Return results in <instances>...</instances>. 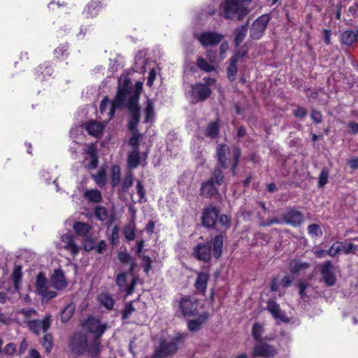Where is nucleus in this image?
<instances>
[{
    "mask_svg": "<svg viewBox=\"0 0 358 358\" xmlns=\"http://www.w3.org/2000/svg\"><path fill=\"white\" fill-rule=\"evenodd\" d=\"M218 210L213 206L206 208L203 212L202 223L206 227H213L218 218Z\"/></svg>",
    "mask_w": 358,
    "mask_h": 358,
    "instance_id": "nucleus-15",
    "label": "nucleus"
},
{
    "mask_svg": "<svg viewBox=\"0 0 358 358\" xmlns=\"http://www.w3.org/2000/svg\"><path fill=\"white\" fill-rule=\"evenodd\" d=\"M124 234L126 239H127L128 241L134 240L136 237L134 223L132 222L126 226L124 230Z\"/></svg>",
    "mask_w": 358,
    "mask_h": 358,
    "instance_id": "nucleus-46",
    "label": "nucleus"
},
{
    "mask_svg": "<svg viewBox=\"0 0 358 358\" xmlns=\"http://www.w3.org/2000/svg\"><path fill=\"white\" fill-rule=\"evenodd\" d=\"M92 178L100 187L105 186L106 183V173L105 170H100L96 175H93Z\"/></svg>",
    "mask_w": 358,
    "mask_h": 358,
    "instance_id": "nucleus-44",
    "label": "nucleus"
},
{
    "mask_svg": "<svg viewBox=\"0 0 358 358\" xmlns=\"http://www.w3.org/2000/svg\"><path fill=\"white\" fill-rule=\"evenodd\" d=\"M229 153V148L224 145H220L217 149V156L219 162V166L223 169L228 166L227 154Z\"/></svg>",
    "mask_w": 358,
    "mask_h": 358,
    "instance_id": "nucleus-27",
    "label": "nucleus"
},
{
    "mask_svg": "<svg viewBox=\"0 0 358 358\" xmlns=\"http://www.w3.org/2000/svg\"><path fill=\"white\" fill-rule=\"evenodd\" d=\"M338 248L340 253L342 252L345 255L355 254L357 249V246L353 243L340 241H338Z\"/></svg>",
    "mask_w": 358,
    "mask_h": 358,
    "instance_id": "nucleus-34",
    "label": "nucleus"
},
{
    "mask_svg": "<svg viewBox=\"0 0 358 358\" xmlns=\"http://www.w3.org/2000/svg\"><path fill=\"white\" fill-rule=\"evenodd\" d=\"M101 8V3L99 0H92L83 10V15L86 17H93L96 16Z\"/></svg>",
    "mask_w": 358,
    "mask_h": 358,
    "instance_id": "nucleus-26",
    "label": "nucleus"
},
{
    "mask_svg": "<svg viewBox=\"0 0 358 358\" xmlns=\"http://www.w3.org/2000/svg\"><path fill=\"white\" fill-rule=\"evenodd\" d=\"M140 163L139 149L132 150L127 157V166L130 169H136Z\"/></svg>",
    "mask_w": 358,
    "mask_h": 358,
    "instance_id": "nucleus-31",
    "label": "nucleus"
},
{
    "mask_svg": "<svg viewBox=\"0 0 358 358\" xmlns=\"http://www.w3.org/2000/svg\"><path fill=\"white\" fill-rule=\"evenodd\" d=\"M135 311V308L131 302L128 303L125 305L124 310H122V319L126 320L129 318L131 315Z\"/></svg>",
    "mask_w": 358,
    "mask_h": 358,
    "instance_id": "nucleus-53",
    "label": "nucleus"
},
{
    "mask_svg": "<svg viewBox=\"0 0 358 358\" xmlns=\"http://www.w3.org/2000/svg\"><path fill=\"white\" fill-rule=\"evenodd\" d=\"M208 320V314L204 313L199 316L196 320H189L187 327L190 331L196 332L201 329L202 325Z\"/></svg>",
    "mask_w": 358,
    "mask_h": 358,
    "instance_id": "nucleus-22",
    "label": "nucleus"
},
{
    "mask_svg": "<svg viewBox=\"0 0 358 358\" xmlns=\"http://www.w3.org/2000/svg\"><path fill=\"white\" fill-rule=\"evenodd\" d=\"M308 231L312 236H320L322 234L320 226L316 224H310L308 227Z\"/></svg>",
    "mask_w": 358,
    "mask_h": 358,
    "instance_id": "nucleus-55",
    "label": "nucleus"
},
{
    "mask_svg": "<svg viewBox=\"0 0 358 358\" xmlns=\"http://www.w3.org/2000/svg\"><path fill=\"white\" fill-rule=\"evenodd\" d=\"M211 94V90L206 85L198 83L192 86V97L196 101L206 99Z\"/></svg>",
    "mask_w": 358,
    "mask_h": 358,
    "instance_id": "nucleus-18",
    "label": "nucleus"
},
{
    "mask_svg": "<svg viewBox=\"0 0 358 358\" xmlns=\"http://www.w3.org/2000/svg\"><path fill=\"white\" fill-rule=\"evenodd\" d=\"M52 283L57 289H64L67 286L64 275L61 270H55L52 275Z\"/></svg>",
    "mask_w": 358,
    "mask_h": 358,
    "instance_id": "nucleus-24",
    "label": "nucleus"
},
{
    "mask_svg": "<svg viewBox=\"0 0 358 358\" xmlns=\"http://www.w3.org/2000/svg\"><path fill=\"white\" fill-rule=\"evenodd\" d=\"M218 222L222 226H223L226 229H228L230 227V224H231L230 218L226 215H220L219 217Z\"/></svg>",
    "mask_w": 358,
    "mask_h": 358,
    "instance_id": "nucleus-60",
    "label": "nucleus"
},
{
    "mask_svg": "<svg viewBox=\"0 0 358 358\" xmlns=\"http://www.w3.org/2000/svg\"><path fill=\"white\" fill-rule=\"evenodd\" d=\"M88 347V340L86 335L82 333L75 334L69 342L71 350L78 355H83L87 351Z\"/></svg>",
    "mask_w": 358,
    "mask_h": 358,
    "instance_id": "nucleus-5",
    "label": "nucleus"
},
{
    "mask_svg": "<svg viewBox=\"0 0 358 358\" xmlns=\"http://www.w3.org/2000/svg\"><path fill=\"white\" fill-rule=\"evenodd\" d=\"M51 321V315L47 314L43 320L33 319L32 320H29L27 325L32 332L38 335L41 333H45L48 330Z\"/></svg>",
    "mask_w": 358,
    "mask_h": 358,
    "instance_id": "nucleus-10",
    "label": "nucleus"
},
{
    "mask_svg": "<svg viewBox=\"0 0 358 358\" xmlns=\"http://www.w3.org/2000/svg\"><path fill=\"white\" fill-rule=\"evenodd\" d=\"M293 113L296 117L300 118H303L307 115L306 109L302 107H297L294 110Z\"/></svg>",
    "mask_w": 358,
    "mask_h": 358,
    "instance_id": "nucleus-64",
    "label": "nucleus"
},
{
    "mask_svg": "<svg viewBox=\"0 0 358 358\" xmlns=\"http://www.w3.org/2000/svg\"><path fill=\"white\" fill-rule=\"evenodd\" d=\"M22 268L18 266H16L12 274V279L14 283L15 289L18 291L20 289V285L22 280Z\"/></svg>",
    "mask_w": 358,
    "mask_h": 358,
    "instance_id": "nucleus-40",
    "label": "nucleus"
},
{
    "mask_svg": "<svg viewBox=\"0 0 358 358\" xmlns=\"http://www.w3.org/2000/svg\"><path fill=\"white\" fill-rule=\"evenodd\" d=\"M100 350V343L95 340L90 345H88L87 351L92 355H96Z\"/></svg>",
    "mask_w": 358,
    "mask_h": 358,
    "instance_id": "nucleus-54",
    "label": "nucleus"
},
{
    "mask_svg": "<svg viewBox=\"0 0 358 358\" xmlns=\"http://www.w3.org/2000/svg\"><path fill=\"white\" fill-rule=\"evenodd\" d=\"M211 248L208 244H198L194 248V257L201 261L208 262L210 259Z\"/></svg>",
    "mask_w": 358,
    "mask_h": 358,
    "instance_id": "nucleus-19",
    "label": "nucleus"
},
{
    "mask_svg": "<svg viewBox=\"0 0 358 358\" xmlns=\"http://www.w3.org/2000/svg\"><path fill=\"white\" fill-rule=\"evenodd\" d=\"M105 127L106 124L92 120L86 124V130L90 135L99 137L101 135Z\"/></svg>",
    "mask_w": 358,
    "mask_h": 358,
    "instance_id": "nucleus-23",
    "label": "nucleus"
},
{
    "mask_svg": "<svg viewBox=\"0 0 358 358\" xmlns=\"http://www.w3.org/2000/svg\"><path fill=\"white\" fill-rule=\"evenodd\" d=\"M236 59H231L230 65L227 69V77L231 81H233L235 80L236 74H237V67H236Z\"/></svg>",
    "mask_w": 358,
    "mask_h": 358,
    "instance_id": "nucleus-47",
    "label": "nucleus"
},
{
    "mask_svg": "<svg viewBox=\"0 0 358 358\" xmlns=\"http://www.w3.org/2000/svg\"><path fill=\"white\" fill-rule=\"evenodd\" d=\"M269 20L270 17L268 15H262L252 23L250 29V36L253 39H259L262 37Z\"/></svg>",
    "mask_w": 358,
    "mask_h": 358,
    "instance_id": "nucleus-11",
    "label": "nucleus"
},
{
    "mask_svg": "<svg viewBox=\"0 0 358 358\" xmlns=\"http://www.w3.org/2000/svg\"><path fill=\"white\" fill-rule=\"evenodd\" d=\"M83 328L89 333L95 335L96 338H100L104 333L106 327L105 324L93 317H88L83 324Z\"/></svg>",
    "mask_w": 358,
    "mask_h": 358,
    "instance_id": "nucleus-9",
    "label": "nucleus"
},
{
    "mask_svg": "<svg viewBox=\"0 0 358 358\" xmlns=\"http://www.w3.org/2000/svg\"><path fill=\"white\" fill-rule=\"evenodd\" d=\"M310 264L300 259H292L289 264V268L291 273H297L303 271L309 268Z\"/></svg>",
    "mask_w": 358,
    "mask_h": 358,
    "instance_id": "nucleus-28",
    "label": "nucleus"
},
{
    "mask_svg": "<svg viewBox=\"0 0 358 358\" xmlns=\"http://www.w3.org/2000/svg\"><path fill=\"white\" fill-rule=\"evenodd\" d=\"M85 197L90 202L98 203L102 199L101 192L97 189L87 190L85 193Z\"/></svg>",
    "mask_w": 358,
    "mask_h": 358,
    "instance_id": "nucleus-36",
    "label": "nucleus"
},
{
    "mask_svg": "<svg viewBox=\"0 0 358 358\" xmlns=\"http://www.w3.org/2000/svg\"><path fill=\"white\" fill-rule=\"evenodd\" d=\"M357 38V35L352 31H345L341 34V42L347 45H351Z\"/></svg>",
    "mask_w": 358,
    "mask_h": 358,
    "instance_id": "nucleus-38",
    "label": "nucleus"
},
{
    "mask_svg": "<svg viewBox=\"0 0 358 358\" xmlns=\"http://www.w3.org/2000/svg\"><path fill=\"white\" fill-rule=\"evenodd\" d=\"M311 119L315 122V123H320L322 120V115L320 113V112L313 110L310 115Z\"/></svg>",
    "mask_w": 358,
    "mask_h": 358,
    "instance_id": "nucleus-63",
    "label": "nucleus"
},
{
    "mask_svg": "<svg viewBox=\"0 0 358 358\" xmlns=\"http://www.w3.org/2000/svg\"><path fill=\"white\" fill-rule=\"evenodd\" d=\"M223 247V236L217 235L215 237L213 242V255L215 258L218 259L221 257Z\"/></svg>",
    "mask_w": 358,
    "mask_h": 358,
    "instance_id": "nucleus-30",
    "label": "nucleus"
},
{
    "mask_svg": "<svg viewBox=\"0 0 358 358\" xmlns=\"http://www.w3.org/2000/svg\"><path fill=\"white\" fill-rule=\"evenodd\" d=\"M136 83L133 85L128 76H122L118 79V90L117 94L112 103L105 96L100 104V112L103 113L106 111L107 106L110 105L109 120L111 119L117 108L127 106L132 92L136 90Z\"/></svg>",
    "mask_w": 358,
    "mask_h": 358,
    "instance_id": "nucleus-1",
    "label": "nucleus"
},
{
    "mask_svg": "<svg viewBox=\"0 0 358 358\" xmlns=\"http://www.w3.org/2000/svg\"><path fill=\"white\" fill-rule=\"evenodd\" d=\"M119 260L124 264L130 263L131 260V256L125 252H121L118 254Z\"/></svg>",
    "mask_w": 358,
    "mask_h": 358,
    "instance_id": "nucleus-62",
    "label": "nucleus"
},
{
    "mask_svg": "<svg viewBox=\"0 0 358 358\" xmlns=\"http://www.w3.org/2000/svg\"><path fill=\"white\" fill-rule=\"evenodd\" d=\"M83 248L85 251L90 252L92 250L95 246V239L90 236L83 238Z\"/></svg>",
    "mask_w": 358,
    "mask_h": 358,
    "instance_id": "nucleus-50",
    "label": "nucleus"
},
{
    "mask_svg": "<svg viewBox=\"0 0 358 358\" xmlns=\"http://www.w3.org/2000/svg\"><path fill=\"white\" fill-rule=\"evenodd\" d=\"M138 280L137 277H133L128 283L127 273H120L117 275L115 282L121 292H125L126 295H131L134 292Z\"/></svg>",
    "mask_w": 358,
    "mask_h": 358,
    "instance_id": "nucleus-8",
    "label": "nucleus"
},
{
    "mask_svg": "<svg viewBox=\"0 0 358 358\" xmlns=\"http://www.w3.org/2000/svg\"><path fill=\"white\" fill-rule=\"evenodd\" d=\"M251 0H226L222 4L224 16L228 19L238 17L241 20L248 13V10L243 7L242 3Z\"/></svg>",
    "mask_w": 358,
    "mask_h": 358,
    "instance_id": "nucleus-3",
    "label": "nucleus"
},
{
    "mask_svg": "<svg viewBox=\"0 0 358 358\" xmlns=\"http://www.w3.org/2000/svg\"><path fill=\"white\" fill-rule=\"evenodd\" d=\"M145 122H151L154 120L155 117V112H154V106L150 99H148L146 102V108L145 110Z\"/></svg>",
    "mask_w": 358,
    "mask_h": 358,
    "instance_id": "nucleus-41",
    "label": "nucleus"
},
{
    "mask_svg": "<svg viewBox=\"0 0 358 358\" xmlns=\"http://www.w3.org/2000/svg\"><path fill=\"white\" fill-rule=\"evenodd\" d=\"M75 310V305L70 303L67 305L61 313V320L63 322H68L72 317Z\"/></svg>",
    "mask_w": 358,
    "mask_h": 358,
    "instance_id": "nucleus-37",
    "label": "nucleus"
},
{
    "mask_svg": "<svg viewBox=\"0 0 358 358\" xmlns=\"http://www.w3.org/2000/svg\"><path fill=\"white\" fill-rule=\"evenodd\" d=\"M61 241L63 243V248L69 252L72 256L78 255L81 250L76 243V236L72 233H66L61 236Z\"/></svg>",
    "mask_w": 358,
    "mask_h": 358,
    "instance_id": "nucleus-13",
    "label": "nucleus"
},
{
    "mask_svg": "<svg viewBox=\"0 0 358 358\" xmlns=\"http://www.w3.org/2000/svg\"><path fill=\"white\" fill-rule=\"evenodd\" d=\"M219 125L217 122H210L206 129V135L211 138H215L218 134Z\"/></svg>",
    "mask_w": 358,
    "mask_h": 358,
    "instance_id": "nucleus-43",
    "label": "nucleus"
},
{
    "mask_svg": "<svg viewBox=\"0 0 358 358\" xmlns=\"http://www.w3.org/2000/svg\"><path fill=\"white\" fill-rule=\"evenodd\" d=\"M320 273L323 281L328 287L334 286L336 281L334 266L330 261H327L320 266Z\"/></svg>",
    "mask_w": 358,
    "mask_h": 358,
    "instance_id": "nucleus-14",
    "label": "nucleus"
},
{
    "mask_svg": "<svg viewBox=\"0 0 358 358\" xmlns=\"http://www.w3.org/2000/svg\"><path fill=\"white\" fill-rule=\"evenodd\" d=\"M267 310L275 319L280 320L283 322L287 321V319L283 311L281 310L279 304L277 303L275 301L269 300L268 301Z\"/></svg>",
    "mask_w": 358,
    "mask_h": 358,
    "instance_id": "nucleus-21",
    "label": "nucleus"
},
{
    "mask_svg": "<svg viewBox=\"0 0 358 358\" xmlns=\"http://www.w3.org/2000/svg\"><path fill=\"white\" fill-rule=\"evenodd\" d=\"M73 229L76 235L85 238L90 236L92 226L88 223L83 222H76L73 224Z\"/></svg>",
    "mask_w": 358,
    "mask_h": 358,
    "instance_id": "nucleus-25",
    "label": "nucleus"
},
{
    "mask_svg": "<svg viewBox=\"0 0 358 358\" xmlns=\"http://www.w3.org/2000/svg\"><path fill=\"white\" fill-rule=\"evenodd\" d=\"M143 84L141 82H136V87L134 92L130 96L128 109L131 114L130 120L128 124L129 129L133 131L132 136L129 139V144L133 150L138 149L139 141L141 138V134L136 130L139 119H140V108L138 106L139 94L142 90Z\"/></svg>",
    "mask_w": 358,
    "mask_h": 358,
    "instance_id": "nucleus-2",
    "label": "nucleus"
},
{
    "mask_svg": "<svg viewBox=\"0 0 358 358\" xmlns=\"http://www.w3.org/2000/svg\"><path fill=\"white\" fill-rule=\"evenodd\" d=\"M209 279V275L207 273L201 272L199 273L197 275L195 287L196 289L201 292L204 293L206 290L207 283Z\"/></svg>",
    "mask_w": 358,
    "mask_h": 358,
    "instance_id": "nucleus-29",
    "label": "nucleus"
},
{
    "mask_svg": "<svg viewBox=\"0 0 358 358\" xmlns=\"http://www.w3.org/2000/svg\"><path fill=\"white\" fill-rule=\"evenodd\" d=\"M248 32V26L243 25L236 29L234 43L236 46H239L244 40Z\"/></svg>",
    "mask_w": 358,
    "mask_h": 358,
    "instance_id": "nucleus-33",
    "label": "nucleus"
},
{
    "mask_svg": "<svg viewBox=\"0 0 358 358\" xmlns=\"http://www.w3.org/2000/svg\"><path fill=\"white\" fill-rule=\"evenodd\" d=\"M196 66L202 71L206 72H211L215 70V67L212 63L208 62L203 57L199 56L196 59Z\"/></svg>",
    "mask_w": 358,
    "mask_h": 358,
    "instance_id": "nucleus-35",
    "label": "nucleus"
},
{
    "mask_svg": "<svg viewBox=\"0 0 358 358\" xmlns=\"http://www.w3.org/2000/svg\"><path fill=\"white\" fill-rule=\"evenodd\" d=\"M178 349V346L176 341H163L159 346L155 350L151 358H166L175 354Z\"/></svg>",
    "mask_w": 358,
    "mask_h": 358,
    "instance_id": "nucleus-7",
    "label": "nucleus"
},
{
    "mask_svg": "<svg viewBox=\"0 0 358 358\" xmlns=\"http://www.w3.org/2000/svg\"><path fill=\"white\" fill-rule=\"evenodd\" d=\"M329 171L326 169L322 170L319 176L318 185L320 187H323L328 182Z\"/></svg>",
    "mask_w": 358,
    "mask_h": 358,
    "instance_id": "nucleus-56",
    "label": "nucleus"
},
{
    "mask_svg": "<svg viewBox=\"0 0 358 358\" xmlns=\"http://www.w3.org/2000/svg\"><path fill=\"white\" fill-rule=\"evenodd\" d=\"M134 183V176L131 171H129L126 173L124 178L122 184V191L126 192L129 187L133 185Z\"/></svg>",
    "mask_w": 358,
    "mask_h": 358,
    "instance_id": "nucleus-45",
    "label": "nucleus"
},
{
    "mask_svg": "<svg viewBox=\"0 0 358 358\" xmlns=\"http://www.w3.org/2000/svg\"><path fill=\"white\" fill-rule=\"evenodd\" d=\"M98 301L100 304L108 310L113 308L114 306V300L112 296L107 293H101L98 296Z\"/></svg>",
    "mask_w": 358,
    "mask_h": 358,
    "instance_id": "nucleus-32",
    "label": "nucleus"
},
{
    "mask_svg": "<svg viewBox=\"0 0 358 358\" xmlns=\"http://www.w3.org/2000/svg\"><path fill=\"white\" fill-rule=\"evenodd\" d=\"M222 168L221 166H217L213 171V176L211 178H213V181L216 183L217 185L220 186L222 184L224 181V176L222 174Z\"/></svg>",
    "mask_w": 358,
    "mask_h": 358,
    "instance_id": "nucleus-42",
    "label": "nucleus"
},
{
    "mask_svg": "<svg viewBox=\"0 0 358 358\" xmlns=\"http://www.w3.org/2000/svg\"><path fill=\"white\" fill-rule=\"evenodd\" d=\"M95 216L101 221H105L108 217L107 210L103 207H97L95 209Z\"/></svg>",
    "mask_w": 358,
    "mask_h": 358,
    "instance_id": "nucleus-51",
    "label": "nucleus"
},
{
    "mask_svg": "<svg viewBox=\"0 0 358 358\" xmlns=\"http://www.w3.org/2000/svg\"><path fill=\"white\" fill-rule=\"evenodd\" d=\"M216 185V183L213 181V178L204 181L201 184L200 189L201 195L206 198H210L215 195L217 193Z\"/></svg>",
    "mask_w": 358,
    "mask_h": 358,
    "instance_id": "nucleus-20",
    "label": "nucleus"
},
{
    "mask_svg": "<svg viewBox=\"0 0 358 358\" xmlns=\"http://www.w3.org/2000/svg\"><path fill=\"white\" fill-rule=\"evenodd\" d=\"M42 345L45 350L47 353H50L52 348V337L51 334H46L42 339Z\"/></svg>",
    "mask_w": 358,
    "mask_h": 358,
    "instance_id": "nucleus-48",
    "label": "nucleus"
},
{
    "mask_svg": "<svg viewBox=\"0 0 358 358\" xmlns=\"http://www.w3.org/2000/svg\"><path fill=\"white\" fill-rule=\"evenodd\" d=\"M194 36L201 45L205 48L215 46L224 38L222 34L210 31L196 34Z\"/></svg>",
    "mask_w": 358,
    "mask_h": 358,
    "instance_id": "nucleus-4",
    "label": "nucleus"
},
{
    "mask_svg": "<svg viewBox=\"0 0 358 358\" xmlns=\"http://www.w3.org/2000/svg\"><path fill=\"white\" fill-rule=\"evenodd\" d=\"M120 182V168L119 166H113L111 168V185L117 187Z\"/></svg>",
    "mask_w": 358,
    "mask_h": 358,
    "instance_id": "nucleus-39",
    "label": "nucleus"
},
{
    "mask_svg": "<svg viewBox=\"0 0 358 358\" xmlns=\"http://www.w3.org/2000/svg\"><path fill=\"white\" fill-rule=\"evenodd\" d=\"M283 220L287 224L298 227L303 223L304 216L302 213L295 209H289L283 215Z\"/></svg>",
    "mask_w": 358,
    "mask_h": 358,
    "instance_id": "nucleus-16",
    "label": "nucleus"
},
{
    "mask_svg": "<svg viewBox=\"0 0 358 358\" xmlns=\"http://www.w3.org/2000/svg\"><path fill=\"white\" fill-rule=\"evenodd\" d=\"M38 72H40L42 76H50L52 73V69L50 66L41 65L38 68Z\"/></svg>",
    "mask_w": 358,
    "mask_h": 358,
    "instance_id": "nucleus-59",
    "label": "nucleus"
},
{
    "mask_svg": "<svg viewBox=\"0 0 358 358\" xmlns=\"http://www.w3.org/2000/svg\"><path fill=\"white\" fill-rule=\"evenodd\" d=\"M264 332V327L259 323H256L252 327V336L256 341H260L262 340V334Z\"/></svg>",
    "mask_w": 358,
    "mask_h": 358,
    "instance_id": "nucleus-49",
    "label": "nucleus"
},
{
    "mask_svg": "<svg viewBox=\"0 0 358 358\" xmlns=\"http://www.w3.org/2000/svg\"><path fill=\"white\" fill-rule=\"evenodd\" d=\"M21 314L24 316L25 322L27 324L29 320H32V317H35L37 315V312L33 308L22 309L20 311Z\"/></svg>",
    "mask_w": 358,
    "mask_h": 358,
    "instance_id": "nucleus-52",
    "label": "nucleus"
},
{
    "mask_svg": "<svg viewBox=\"0 0 358 358\" xmlns=\"http://www.w3.org/2000/svg\"><path fill=\"white\" fill-rule=\"evenodd\" d=\"M36 287L39 295L42 296L43 301H49L57 296V292L50 290L48 285V280L44 274H38L36 282Z\"/></svg>",
    "mask_w": 358,
    "mask_h": 358,
    "instance_id": "nucleus-6",
    "label": "nucleus"
},
{
    "mask_svg": "<svg viewBox=\"0 0 358 358\" xmlns=\"http://www.w3.org/2000/svg\"><path fill=\"white\" fill-rule=\"evenodd\" d=\"M340 253V248H338V241L335 242L328 250L327 254L330 257H336Z\"/></svg>",
    "mask_w": 358,
    "mask_h": 358,
    "instance_id": "nucleus-58",
    "label": "nucleus"
},
{
    "mask_svg": "<svg viewBox=\"0 0 358 358\" xmlns=\"http://www.w3.org/2000/svg\"><path fill=\"white\" fill-rule=\"evenodd\" d=\"M198 301L191 297H182L180 301V309L182 315L190 317L197 314Z\"/></svg>",
    "mask_w": 358,
    "mask_h": 358,
    "instance_id": "nucleus-12",
    "label": "nucleus"
},
{
    "mask_svg": "<svg viewBox=\"0 0 358 358\" xmlns=\"http://www.w3.org/2000/svg\"><path fill=\"white\" fill-rule=\"evenodd\" d=\"M15 351H16V345L13 343H10L7 344L5 346V348H3V350H2V352L5 355H11L14 354V352Z\"/></svg>",
    "mask_w": 358,
    "mask_h": 358,
    "instance_id": "nucleus-61",
    "label": "nucleus"
},
{
    "mask_svg": "<svg viewBox=\"0 0 358 358\" xmlns=\"http://www.w3.org/2000/svg\"><path fill=\"white\" fill-rule=\"evenodd\" d=\"M252 354L255 357L271 358L277 354V350L271 345L260 343L255 346Z\"/></svg>",
    "mask_w": 358,
    "mask_h": 358,
    "instance_id": "nucleus-17",
    "label": "nucleus"
},
{
    "mask_svg": "<svg viewBox=\"0 0 358 358\" xmlns=\"http://www.w3.org/2000/svg\"><path fill=\"white\" fill-rule=\"evenodd\" d=\"M67 49L68 48L65 45H62L57 47L54 52L55 56L57 58H63L67 55Z\"/></svg>",
    "mask_w": 358,
    "mask_h": 358,
    "instance_id": "nucleus-57",
    "label": "nucleus"
}]
</instances>
